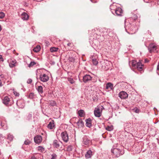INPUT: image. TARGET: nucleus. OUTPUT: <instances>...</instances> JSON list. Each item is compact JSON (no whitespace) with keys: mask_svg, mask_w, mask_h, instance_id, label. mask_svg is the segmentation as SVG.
I'll return each instance as SVG.
<instances>
[{"mask_svg":"<svg viewBox=\"0 0 159 159\" xmlns=\"http://www.w3.org/2000/svg\"><path fill=\"white\" fill-rule=\"evenodd\" d=\"M2 102L3 104L7 106H8L10 102V99L7 96L4 97L2 100Z\"/></svg>","mask_w":159,"mask_h":159,"instance_id":"nucleus-14","label":"nucleus"},{"mask_svg":"<svg viewBox=\"0 0 159 159\" xmlns=\"http://www.w3.org/2000/svg\"><path fill=\"white\" fill-rule=\"evenodd\" d=\"M49 104L51 106H54L56 105V103L55 101L52 100L49 102Z\"/></svg>","mask_w":159,"mask_h":159,"instance_id":"nucleus-32","label":"nucleus"},{"mask_svg":"<svg viewBox=\"0 0 159 159\" xmlns=\"http://www.w3.org/2000/svg\"><path fill=\"white\" fill-rule=\"evenodd\" d=\"M76 124L79 128L83 127L84 126V122L81 119H79L76 122Z\"/></svg>","mask_w":159,"mask_h":159,"instance_id":"nucleus-17","label":"nucleus"},{"mask_svg":"<svg viewBox=\"0 0 159 159\" xmlns=\"http://www.w3.org/2000/svg\"><path fill=\"white\" fill-rule=\"evenodd\" d=\"M131 14L132 15L131 17V19L130 20H135L138 17L140 18V15L139 14H138L137 15L132 13H131Z\"/></svg>","mask_w":159,"mask_h":159,"instance_id":"nucleus-16","label":"nucleus"},{"mask_svg":"<svg viewBox=\"0 0 159 159\" xmlns=\"http://www.w3.org/2000/svg\"><path fill=\"white\" fill-rule=\"evenodd\" d=\"M1 125L2 126H3V124H2V123H1Z\"/></svg>","mask_w":159,"mask_h":159,"instance_id":"nucleus-58","label":"nucleus"},{"mask_svg":"<svg viewBox=\"0 0 159 159\" xmlns=\"http://www.w3.org/2000/svg\"><path fill=\"white\" fill-rule=\"evenodd\" d=\"M32 117V115L31 114H29L28 116V118L29 120L31 119Z\"/></svg>","mask_w":159,"mask_h":159,"instance_id":"nucleus-46","label":"nucleus"},{"mask_svg":"<svg viewBox=\"0 0 159 159\" xmlns=\"http://www.w3.org/2000/svg\"><path fill=\"white\" fill-rule=\"evenodd\" d=\"M62 140L65 142L67 143L68 141L69 136L67 132L66 131L62 132L61 134Z\"/></svg>","mask_w":159,"mask_h":159,"instance_id":"nucleus-3","label":"nucleus"},{"mask_svg":"<svg viewBox=\"0 0 159 159\" xmlns=\"http://www.w3.org/2000/svg\"><path fill=\"white\" fill-rule=\"evenodd\" d=\"M92 77L89 75H86L83 77V81L84 83H86L92 80Z\"/></svg>","mask_w":159,"mask_h":159,"instance_id":"nucleus-8","label":"nucleus"},{"mask_svg":"<svg viewBox=\"0 0 159 159\" xmlns=\"http://www.w3.org/2000/svg\"><path fill=\"white\" fill-rule=\"evenodd\" d=\"M32 82V80L31 79H28V80H27V83L28 84H30Z\"/></svg>","mask_w":159,"mask_h":159,"instance_id":"nucleus-45","label":"nucleus"},{"mask_svg":"<svg viewBox=\"0 0 159 159\" xmlns=\"http://www.w3.org/2000/svg\"><path fill=\"white\" fill-rule=\"evenodd\" d=\"M122 13V10L121 8L120 7L118 8L114 11V13H113L114 15L117 16H121Z\"/></svg>","mask_w":159,"mask_h":159,"instance_id":"nucleus-7","label":"nucleus"},{"mask_svg":"<svg viewBox=\"0 0 159 159\" xmlns=\"http://www.w3.org/2000/svg\"><path fill=\"white\" fill-rule=\"evenodd\" d=\"M4 59L2 57V55H0V61L3 62Z\"/></svg>","mask_w":159,"mask_h":159,"instance_id":"nucleus-48","label":"nucleus"},{"mask_svg":"<svg viewBox=\"0 0 159 159\" xmlns=\"http://www.w3.org/2000/svg\"><path fill=\"white\" fill-rule=\"evenodd\" d=\"M68 60L69 61L73 62L74 61V59L73 57H70L68 59Z\"/></svg>","mask_w":159,"mask_h":159,"instance_id":"nucleus-43","label":"nucleus"},{"mask_svg":"<svg viewBox=\"0 0 159 159\" xmlns=\"http://www.w3.org/2000/svg\"><path fill=\"white\" fill-rule=\"evenodd\" d=\"M106 129L108 131H111L112 130L111 128L109 126L106 128Z\"/></svg>","mask_w":159,"mask_h":159,"instance_id":"nucleus-50","label":"nucleus"},{"mask_svg":"<svg viewBox=\"0 0 159 159\" xmlns=\"http://www.w3.org/2000/svg\"><path fill=\"white\" fill-rule=\"evenodd\" d=\"M131 111L133 112H135L136 113H139L140 111L138 109V108H137L136 107H135V108H134V109H131Z\"/></svg>","mask_w":159,"mask_h":159,"instance_id":"nucleus-33","label":"nucleus"},{"mask_svg":"<svg viewBox=\"0 0 159 159\" xmlns=\"http://www.w3.org/2000/svg\"><path fill=\"white\" fill-rule=\"evenodd\" d=\"M92 156V152L89 150H88L86 152L85 156L86 158H90Z\"/></svg>","mask_w":159,"mask_h":159,"instance_id":"nucleus-23","label":"nucleus"},{"mask_svg":"<svg viewBox=\"0 0 159 159\" xmlns=\"http://www.w3.org/2000/svg\"><path fill=\"white\" fill-rule=\"evenodd\" d=\"M58 49V48H57L51 47L50 48V51L52 52H57V51Z\"/></svg>","mask_w":159,"mask_h":159,"instance_id":"nucleus-31","label":"nucleus"},{"mask_svg":"<svg viewBox=\"0 0 159 159\" xmlns=\"http://www.w3.org/2000/svg\"><path fill=\"white\" fill-rule=\"evenodd\" d=\"M67 45L68 46H70L71 45V43H69Z\"/></svg>","mask_w":159,"mask_h":159,"instance_id":"nucleus-53","label":"nucleus"},{"mask_svg":"<svg viewBox=\"0 0 159 159\" xmlns=\"http://www.w3.org/2000/svg\"><path fill=\"white\" fill-rule=\"evenodd\" d=\"M68 80L71 84H73L75 83V81L74 80L73 78L70 77L68 78Z\"/></svg>","mask_w":159,"mask_h":159,"instance_id":"nucleus-37","label":"nucleus"},{"mask_svg":"<svg viewBox=\"0 0 159 159\" xmlns=\"http://www.w3.org/2000/svg\"><path fill=\"white\" fill-rule=\"evenodd\" d=\"M128 95L124 91H121L119 94V96L121 99H125L128 97Z\"/></svg>","mask_w":159,"mask_h":159,"instance_id":"nucleus-11","label":"nucleus"},{"mask_svg":"<svg viewBox=\"0 0 159 159\" xmlns=\"http://www.w3.org/2000/svg\"><path fill=\"white\" fill-rule=\"evenodd\" d=\"M157 48V45L154 43L150 44L148 47V49L150 52H153L156 51Z\"/></svg>","mask_w":159,"mask_h":159,"instance_id":"nucleus-5","label":"nucleus"},{"mask_svg":"<svg viewBox=\"0 0 159 159\" xmlns=\"http://www.w3.org/2000/svg\"><path fill=\"white\" fill-rule=\"evenodd\" d=\"M124 128L125 131L127 133L129 132V125L128 122H125L124 123Z\"/></svg>","mask_w":159,"mask_h":159,"instance_id":"nucleus-21","label":"nucleus"},{"mask_svg":"<svg viewBox=\"0 0 159 159\" xmlns=\"http://www.w3.org/2000/svg\"><path fill=\"white\" fill-rule=\"evenodd\" d=\"M36 63L34 61H31L30 62V63L29 64V66L30 67L33 66Z\"/></svg>","mask_w":159,"mask_h":159,"instance_id":"nucleus-42","label":"nucleus"},{"mask_svg":"<svg viewBox=\"0 0 159 159\" xmlns=\"http://www.w3.org/2000/svg\"><path fill=\"white\" fill-rule=\"evenodd\" d=\"M41 49V47L40 46H37L34 48L33 49V51L34 52H37L40 51Z\"/></svg>","mask_w":159,"mask_h":159,"instance_id":"nucleus-29","label":"nucleus"},{"mask_svg":"<svg viewBox=\"0 0 159 159\" xmlns=\"http://www.w3.org/2000/svg\"><path fill=\"white\" fill-rule=\"evenodd\" d=\"M61 143L60 141L55 140L53 141V145L54 147L56 148H58L60 147V143Z\"/></svg>","mask_w":159,"mask_h":159,"instance_id":"nucleus-18","label":"nucleus"},{"mask_svg":"<svg viewBox=\"0 0 159 159\" xmlns=\"http://www.w3.org/2000/svg\"><path fill=\"white\" fill-rule=\"evenodd\" d=\"M13 93L16 96H19V93L16 91H14Z\"/></svg>","mask_w":159,"mask_h":159,"instance_id":"nucleus-44","label":"nucleus"},{"mask_svg":"<svg viewBox=\"0 0 159 159\" xmlns=\"http://www.w3.org/2000/svg\"><path fill=\"white\" fill-rule=\"evenodd\" d=\"M67 151L69 152L71 151L72 150V147L71 146H69L67 147Z\"/></svg>","mask_w":159,"mask_h":159,"instance_id":"nucleus-41","label":"nucleus"},{"mask_svg":"<svg viewBox=\"0 0 159 159\" xmlns=\"http://www.w3.org/2000/svg\"><path fill=\"white\" fill-rule=\"evenodd\" d=\"M79 116L80 117H83L85 116L84 111L82 110H80L78 111Z\"/></svg>","mask_w":159,"mask_h":159,"instance_id":"nucleus-26","label":"nucleus"},{"mask_svg":"<svg viewBox=\"0 0 159 159\" xmlns=\"http://www.w3.org/2000/svg\"><path fill=\"white\" fill-rule=\"evenodd\" d=\"M111 152L116 157H118L124 153V151L119 148H113L111 150Z\"/></svg>","mask_w":159,"mask_h":159,"instance_id":"nucleus-2","label":"nucleus"},{"mask_svg":"<svg viewBox=\"0 0 159 159\" xmlns=\"http://www.w3.org/2000/svg\"><path fill=\"white\" fill-rule=\"evenodd\" d=\"M22 103L20 102V101H18L16 102V104L20 108H23L24 107V103H23L22 104H21Z\"/></svg>","mask_w":159,"mask_h":159,"instance_id":"nucleus-28","label":"nucleus"},{"mask_svg":"<svg viewBox=\"0 0 159 159\" xmlns=\"http://www.w3.org/2000/svg\"><path fill=\"white\" fill-rule=\"evenodd\" d=\"M145 61L146 62H147V60H146V59L145 60Z\"/></svg>","mask_w":159,"mask_h":159,"instance_id":"nucleus-59","label":"nucleus"},{"mask_svg":"<svg viewBox=\"0 0 159 159\" xmlns=\"http://www.w3.org/2000/svg\"><path fill=\"white\" fill-rule=\"evenodd\" d=\"M2 134H0V138L2 137Z\"/></svg>","mask_w":159,"mask_h":159,"instance_id":"nucleus-57","label":"nucleus"},{"mask_svg":"<svg viewBox=\"0 0 159 159\" xmlns=\"http://www.w3.org/2000/svg\"><path fill=\"white\" fill-rule=\"evenodd\" d=\"M102 64H109V62L107 61H105L102 62Z\"/></svg>","mask_w":159,"mask_h":159,"instance_id":"nucleus-47","label":"nucleus"},{"mask_svg":"<svg viewBox=\"0 0 159 159\" xmlns=\"http://www.w3.org/2000/svg\"><path fill=\"white\" fill-rule=\"evenodd\" d=\"M157 73L159 75V64L158 65L157 67Z\"/></svg>","mask_w":159,"mask_h":159,"instance_id":"nucleus-49","label":"nucleus"},{"mask_svg":"<svg viewBox=\"0 0 159 159\" xmlns=\"http://www.w3.org/2000/svg\"><path fill=\"white\" fill-rule=\"evenodd\" d=\"M143 65L142 64L141 62H138V63L136 64L135 68H137L138 70L139 71H141L143 70Z\"/></svg>","mask_w":159,"mask_h":159,"instance_id":"nucleus-12","label":"nucleus"},{"mask_svg":"<svg viewBox=\"0 0 159 159\" xmlns=\"http://www.w3.org/2000/svg\"><path fill=\"white\" fill-rule=\"evenodd\" d=\"M83 139V143L85 145L89 146L91 143V141L86 136H84Z\"/></svg>","mask_w":159,"mask_h":159,"instance_id":"nucleus-9","label":"nucleus"},{"mask_svg":"<svg viewBox=\"0 0 159 159\" xmlns=\"http://www.w3.org/2000/svg\"><path fill=\"white\" fill-rule=\"evenodd\" d=\"M86 121V126L89 127V128H90L92 126V122H91V120L90 118H89L88 119H86L85 120Z\"/></svg>","mask_w":159,"mask_h":159,"instance_id":"nucleus-19","label":"nucleus"},{"mask_svg":"<svg viewBox=\"0 0 159 159\" xmlns=\"http://www.w3.org/2000/svg\"><path fill=\"white\" fill-rule=\"evenodd\" d=\"M0 76L1 78H3V75H1Z\"/></svg>","mask_w":159,"mask_h":159,"instance_id":"nucleus-55","label":"nucleus"},{"mask_svg":"<svg viewBox=\"0 0 159 159\" xmlns=\"http://www.w3.org/2000/svg\"><path fill=\"white\" fill-rule=\"evenodd\" d=\"M38 151L43 152L44 151V148L42 146H39L38 148Z\"/></svg>","mask_w":159,"mask_h":159,"instance_id":"nucleus-36","label":"nucleus"},{"mask_svg":"<svg viewBox=\"0 0 159 159\" xmlns=\"http://www.w3.org/2000/svg\"><path fill=\"white\" fill-rule=\"evenodd\" d=\"M21 18L23 20H27L29 19V16L26 12H24L21 14Z\"/></svg>","mask_w":159,"mask_h":159,"instance_id":"nucleus-15","label":"nucleus"},{"mask_svg":"<svg viewBox=\"0 0 159 159\" xmlns=\"http://www.w3.org/2000/svg\"><path fill=\"white\" fill-rule=\"evenodd\" d=\"M35 96L34 93H30L29 95V98L30 99L33 98Z\"/></svg>","mask_w":159,"mask_h":159,"instance_id":"nucleus-35","label":"nucleus"},{"mask_svg":"<svg viewBox=\"0 0 159 159\" xmlns=\"http://www.w3.org/2000/svg\"><path fill=\"white\" fill-rule=\"evenodd\" d=\"M54 126V121L52 120L49 122L48 125L47 127L49 129H53Z\"/></svg>","mask_w":159,"mask_h":159,"instance_id":"nucleus-20","label":"nucleus"},{"mask_svg":"<svg viewBox=\"0 0 159 159\" xmlns=\"http://www.w3.org/2000/svg\"><path fill=\"white\" fill-rule=\"evenodd\" d=\"M136 22L134 21L132 25L130 26V30L131 31H133V33H135L137 30L138 28V23L137 25L136 24Z\"/></svg>","mask_w":159,"mask_h":159,"instance_id":"nucleus-6","label":"nucleus"},{"mask_svg":"<svg viewBox=\"0 0 159 159\" xmlns=\"http://www.w3.org/2000/svg\"><path fill=\"white\" fill-rule=\"evenodd\" d=\"M3 85L1 80H0V87L2 86Z\"/></svg>","mask_w":159,"mask_h":159,"instance_id":"nucleus-52","label":"nucleus"},{"mask_svg":"<svg viewBox=\"0 0 159 159\" xmlns=\"http://www.w3.org/2000/svg\"><path fill=\"white\" fill-rule=\"evenodd\" d=\"M5 16L4 13L2 12H0V18L2 19Z\"/></svg>","mask_w":159,"mask_h":159,"instance_id":"nucleus-40","label":"nucleus"},{"mask_svg":"<svg viewBox=\"0 0 159 159\" xmlns=\"http://www.w3.org/2000/svg\"><path fill=\"white\" fill-rule=\"evenodd\" d=\"M92 59L93 65L95 66H97L98 63V60L97 59L94 58L93 57H92Z\"/></svg>","mask_w":159,"mask_h":159,"instance_id":"nucleus-27","label":"nucleus"},{"mask_svg":"<svg viewBox=\"0 0 159 159\" xmlns=\"http://www.w3.org/2000/svg\"><path fill=\"white\" fill-rule=\"evenodd\" d=\"M1 30H2V27H1V25H0V31H1Z\"/></svg>","mask_w":159,"mask_h":159,"instance_id":"nucleus-56","label":"nucleus"},{"mask_svg":"<svg viewBox=\"0 0 159 159\" xmlns=\"http://www.w3.org/2000/svg\"><path fill=\"white\" fill-rule=\"evenodd\" d=\"M31 141L28 139H27L24 142V144L26 145H28L31 143Z\"/></svg>","mask_w":159,"mask_h":159,"instance_id":"nucleus-38","label":"nucleus"},{"mask_svg":"<svg viewBox=\"0 0 159 159\" xmlns=\"http://www.w3.org/2000/svg\"><path fill=\"white\" fill-rule=\"evenodd\" d=\"M30 159H37V158L34 156H33L31 157Z\"/></svg>","mask_w":159,"mask_h":159,"instance_id":"nucleus-51","label":"nucleus"},{"mask_svg":"<svg viewBox=\"0 0 159 159\" xmlns=\"http://www.w3.org/2000/svg\"><path fill=\"white\" fill-rule=\"evenodd\" d=\"M39 79L41 81L45 82H47L49 80V77L46 74H41L39 75Z\"/></svg>","mask_w":159,"mask_h":159,"instance_id":"nucleus-4","label":"nucleus"},{"mask_svg":"<svg viewBox=\"0 0 159 159\" xmlns=\"http://www.w3.org/2000/svg\"><path fill=\"white\" fill-rule=\"evenodd\" d=\"M125 23L126 22V20H125Z\"/></svg>","mask_w":159,"mask_h":159,"instance_id":"nucleus-60","label":"nucleus"},{"mask_svg":"<svg viewBox=\"0 0 159 159\" xmlns=\"http://www.w3.org/2000/svg\"><path fill=\"white\" fill-rule=\"evenodd\" d=\"M57 156L55 154H53L51 155V159H56Z\"/></svg>","mask_w":159,"mask_h":159,"instance_id":"nucleus-39","label":"nucleus"},{"mask_svg":"<svg viewBox=\"0 0 159 159\" xmlns=\"http://www.w3.org/2000/svg\"><path fill=\"white\" fill-rule=\"evenodd\" d=\"M125 30H126V27H125Z\"/></svg>","mask_w":159,"mask_h":159,"instance_id":"nucleus-61","label":"nucleus"},{"mask_svg":"<svg viewBox=\"0 0 159 159\" xmlns=\"http://www.w3.org/2000/svg\"><path fill=\"white\" fill-rule=\"evenodd\" d=\"M14 136L13 135L11 134L10 133H9L7 134V139L10 141H12L13 139Z\"/></svg>","mask_w":159,"mask_h":159,"instance_id":"nucleus-30","label":"nucleus"},{"mask_svg":"<svg viewBox=\"0 0 159 159\" xmlns=\"http://www.w3.org/2000/svg\"><path fill=\"white\" fill-rule=\"evenodd\" d=\"M40 94H42L43 92V87L41 86H38L36 88Z\"/></svg>","mask_w":159,"mask_h":159,"instance_id":"nucleus-25","label":"nucleus"},{"mask_svg":"<svg viewBox=\"0 0 159 159\" xmlns=\"http://www.w3.org/2000/svg\"><path fill=\"white\" fill-rule=\"evenodd\" d=\"M16 63V61L15 60H11L9 63V66L10 67L12 68L16 66L15 64Z\"/></svg>","mask_w":159,"mask_h":159,"instance_id":"nucleus-24","label":"nucleus"},{"mask_svg":"<svg viewBox=\"0 0 159 159\" xmlns=\"http://www.w3.org/2000/svg\"><path fill=\"white\" fill-rule=\"evenodd\" d=\"M106 89L110 90H112L113 88V84L111 83H108L106 84Z\"/></svg>","mask_w":159,"mask_h":159,"instance_id":"nucleus-22","label":"nucleus"},{"mask_svg":"<svg viewBox=\"0 0 159 159\" xmlns=\"http://www.w3.org/2000/svg\"><path fill=\"white\" fill-rule=\"evenodd\" d=\"M138 62H137L135 60H133L132 61V65L134 67H135L136 64L138 63Z\"/></svg>","mask_w":159,"mask_h":159,"instance_id":"nucleus-34","label":"nucleus"},{"mask_svg":"<svg viewBox=\"0 0 159 159\" xmlns=\"http://www.w3.org/2000/svg\"><path fill=\"white\" fill-rule=\"evenodd\" d=\"M104 109L102 106L97 107L95 108L94 111V113L95 116L99 117L101 116L102 112V110Z\"/></svg>","mask_w":159,"mask_h":159,"instance_id":"nucleus-1","label":"nucleus"},{"mask_svg":"<svg viewBox=\"0 0 159 159\" xmlns=\"http://www.w3.org/2000/svg\"><path fill=\"white\" fill-rule=\"evenodd\" d=\"M118 7L116 6V4L115 3L111 4L110 7V9L111 12L112 13H114V11L116 10Z\"/></svg>","mask_w":159,"mask_h":159,"instance_id":"nucleus-13","label":"nucleus"},{"mask_svg":"<svg viewBox=\"0 0 159 159\" xmlns=\"http://www.w3.org/2000/svg\"><path fill=\"white\" fill-rule=\"evenodd\" d=\"M128 143L126 144H125V147H126L127 146L128 147Z\"/></svg>","mask_w":159,"mask_h":159,"instance_id":"nucleus-54","label":"nucleus"},{"mask_svg":"<svg viewBox=\"0 0 159 159\" xmlns=\"http://www.w3.org/2000/svg\"><path fill=\"white\" fill-rule=\"evenodd\" d=\"M34 139L35 143H39L42 142V138L41 136L38 135L34 137Z\"/></svg>","mask_w":159,"mask_h":159,"instance_id":"nucleus-10","label":"nucleus"}]
</instances>
